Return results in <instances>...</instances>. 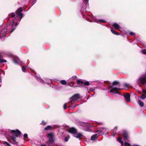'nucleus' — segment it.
Returning a JSON list of instances; mask_svg holds the SVG:
<instances>
[{
    "label": "nucleus",
    "mask_w": 146,
    "mask_h": 146,
    "mask_svg": "<svg viewBox=\"0 0 146 146\" xmlns=\"http://www.w3.org/2000/svg\"><path fill=\"white\" fill-rule=\"evenodd\" d=\"M23 9L21 8H20L16 11V17L13 19H11L15 16L14 13H12L9 15L8 20H11L9 25L5 27L2 30L0 33V37L3 38L6 34L9 31L12 32L16 28V27L17 25V22H19L23 17V14L21 13Z\"/></svg>",
    "instance_id": "1"
},
{
    "label": "nucleus",
    "mask_w": 146,
    "mask_h": 146,
    "mask_svg": "<svg viewBox=\"0 0 146 146\" xmlns=\"http://www.w3.org/2000/svg\"><path fill=\"white\" fill-rule=\"evenodd\" d=\"M11 132L12 133L11 137L12 139L14 141H15L16 137L21 134V131L18 129H16L15 131L11 130Z\"/></svg>",
    "instance_id": "2"
},
{
    "label": "nucleus",
    "mask_w": 146,
    "mask_h": 146,
    "mask_svg": "<svg viewBox=\"0 0 146 146\" xmlns=\"http://www.w3.org/2000/svg\"><path fill=\"white\" fill-rule=\"evenodd\" d=\"M137 84L139 85L140 86L141 84H146V76L145 75L141 76L137 81Z\"/></svg>",
    "instance_id": "3"
},
{
    "label": "nucleus",
    "mask_w": 146,
    "mask_h": 146,
    "mask_svg": "<svg viewBox=\"0 0 146 146\" xmlns=\"http://www.w3.org/2000/svg\"><path fill=\"white\" fill-rule=\"evenodd\" d=\"M80 96L79 94H74L70 98V99L71 100L70 102V104H72L73 103L74 101L76 100H77L80 99Z\"/></svg>",
    "instance_id": "4"
},
{
    "label": "nucleus",
    "mask_w": 146,
    "mask_h": 146,
    "mask_svg": "<svg viewBox=\"0 0 146 146\" xmlns=\"http://www.w3.org/2000/svg\"><path fill=\"white\" fill-rule=\"evenodd\" d=\"M89 127V124L88 123H82L80 125V128L86 131H87Z\"/></svg>",
    "instance_id": "5"
},
{
    "label": "nucleus",
    "mask_w": 146,
    "mask_h": 146,
    "mask_svg": "<svg viewBox=\"0 0 146 146\" xmlns=\"http://www.w3.org/2000/svg\"><path fill=\"white\" fill-rule=\"evenodd\" d=\"M107 129L105 128H100L97 130V132L99 135L104 134V133L107 130Z\"/></svg>",
    "instance_id": "6"
},
{
    "label": "nucleus",
    "mask_w": 146,
    "mask_h": 146,
    "mask_svg": "<svg viewBox=\"0 0 146 146\" xmlns=\"http://www.w3.org/2000/svg\"><path fill=\"white\" fill-rule=\"evenodd\" d=\"M119 89H120V88H119L115 87L110 90V92H114L115 94H119V92L118 91V90Z\"/></svg>",
    "instance_id": "7"
},
{
    "label": "nucleus",
    "mask_w": 146,
    "mask_h": 146,
    "mask_svg": "<svg viewBox=\"0 0 146 146\" xmlns=\"http://www.w3.org/2000/svg\"><path fill=\"white\" fill-rule=\"evenodd\" d=\"M68 132L70 133L73 134L74 136V135H75L76 132H77V130L75 128L73 127H72L69 129Z\"/></svg>",
    "instance_id": "8"
},
{
    "label": "nucleus",
    "mask_w": 146,
    "mask_h": 146,
    "mask_svg": "<svg viewBox=\"0 0 146 146\" xmlns=\"http://www.w3.org/2000/svg\"><path fill=\"white\" fill-rule=\"evenodd\" d=\"M123 96L127 102H128L130 101V96L129 94H125Z\"/></svg>",
    "instance_id": "9"
},
{
    "label": "nucleus",
    "mask_w": 146,
    "mask_h": 146,
    "mask_svg": "<svg viewBox=\"0 0 146 146\" xmlns=\"http://www.w3.org/2000/svg\"><path fill=\"white\" fill-rule=\"evenodd\" d=\"M13 61L16 64H21L22 62V61L19 60V59L18 58L17 59H13Z\"/></svg>",
    "instance_id": "10"
},
{
    "label": "nucleus",
    "mask_w": 146,
    "mask_h": 146,
    "mask_svg": "<svg viewBox=\"0 0 146 146\" xmlns=\"http://www.w3.org/2000/svg\"><path fill=\"white\" fill-rule=\"evenodd\" d=\"M47 143L48 146H52L54 144V140L49 139L47 142Z\"/></svg>",
    "instance_id": "11"
},
{
    "label": "nucleus",
    "mask_w": 146,
    "mask_h": 146,
    "mask_svg": "<svg viewBox=\"0 0 146 146\" xmlns=\"http://www.w3.org/2000/svg\"><path fill=\"white\" fill-rule=\"evenodd\" d=\"M112 26L114 27V28L115 29H117L119 30V29L120 28V26L117 23H113Z\"/></svg>",
    "instance_id": "12"
},
{
    "label": "nucleus",
    "mask_w": 146,
    "mask_h": 146,
    "mask_svg": "<svg viewBox=\"0 0 146 146\" xmlns=\"http://www.w3.org/2000/svg\"><path fill=\"white\" fill-rule=\"evenodd\" d=\"M75 137L78 138L81 137H83V136L81 133H78L77 132L75 133L74 136Z\"/></svg>",
    "instance_id": "13"
},
{
    "label": "nucleus",
    "mask_w": 146,
    "mask_h": 146,
    "mask_svg": "<svg viewBox=\"0 0 146 146\" xmlns=\"http://www.w3.org/2000/svg\"><path fill=\"white\" fill-rule=\"evenodd\" d=\"M99 136V135L98 133L95 134L91 136V139L92 140H95Z\"/></svg>",
    "instance_id": "14"
},
{
    "label": "nucleus",
    "mask_w": 146,
    "mask_h": 146,
    "mask_svg": "<svg viewBox=\"0 0 146 146\" xmlns=\"http://www.w3.org/2000/svg\"><path fill=\"white\" fill-rule=\"evenodd\" d=\"M48 137L49 138V139H53V137L54 135L53 134L51 133H50L48 134Z\"/></svg>",
    "instance_id": "15"
},
{
    "label": "nucleus",
    "mask_w": 146,
    "mask_h": 146,
    "mask_svg": "<svg viewBox=\"0 0 146 146\" xmlns=\"http://www.w3.org/2000/svg\"><path fill=\"white\" fill-rule=\"evenodd\" d=\"M94 21L95 22H97V23H105L106 22V21L102 19L99 20L97 21L95 19H94Z\"/></svg>",
    "instance_id": "16"
},
{
    "label": "nucleus",
    "mask_w": 146,
    "mask_h": 146,
    "mask_svg": "<svg viewBox=\"0 0 146 146\" xmlns=\"http://www.w3.org/2000/svg\"><path fill=\"white\" fill-rule=\"evenodd\" d=\"M123 134L125 139H127L128 137L127 132L125 131H124Z\"/></svg>",
    "instance_id": "17"
},
{
    "label": "nucleus",
    "mask_w": 146,
    "mask_h": 146,
    "mask_svg": "<svg viewBox=\"0 0 146 146\" xmlns=\"http://www.w3.org/2000/svg\"><path fill=\"white\" fill-rule=\"evenodd\" d=\"M138 102L139 106L141 107H142L143 106L144 103L141 100H138Z\"/></svg>",
    "instance_id": "18"
},
{
    "label": "nucleus",
    "mask_w": 146,
    "mask_h": 146,
    "mask_svg": "<svg viewBox=\"0 0 146 146\" xmlns=\"http://www.w3.org/2000/svg\"><path fill=\"white\" fill-rule=\"evenodd\" d=\"M112 84L113 86H115V85H118L117 86L118 87H119L120 86L119 82L117 81H115L114 82H113Z\"/></svg>",
    "instance_id": "19"
},
{
    "label": "nucleus",
    "mask_w": 146,
    "mask_h": 146,
    "mask_svg": "<svg viewBox=\"0 0 146 146\" xmlns=\"http://www.w3.org/2000/svg\"><path fill=\"white\" fill-rule=\"evenodd\" d=\"M2 56L0 55V63L3 62H6V60H3L2 59Z\"/></svg>",
    "instance_id": "20"
},
{
    "label": "nucleus",
    "mask_w": 146,
    "mask_h": 146,
    "mask_svg": "<svg viewBox=\"0 0 146 146\" xmlns=\"http://www.w3.org/2000/svg\"><path fill=\"white\" fill-rule=\"evenodd\" d=\"M122 138L121 137H119L118 138V141L121 143L122 145H123V142L122 141H121Z\"/></svg>",
    "instance_id": "21"
},
{
    "label": "nucleus",
    "mask_w": 146,
    "mask_h": 146,
    "mask_svg": "<svg viewBox=\"0 0 146 146\" xmlns=\"http://www.w3.org/2000/svg\"><path fill=\"white\" fill-rule=\"evenodd\" d=\"M52 129V127L50 125H48L44 128L46 130H48Z\"/></svg>",
    "instance_id": "22"
},
{
    "label": "nucleus",
    "mask_w": 146,
    "mask_h": 146,
    "mask_svg": "<svg viewBox=\"0 0 146 146\" xmlns=\"http://www.w3.org/2000/svg\"><path fill=\"white\" fill-rule=\"evenodd\" d=\"M83 1L84 3H85L86 8L87 6L88 5V0H83Z\"/></svg>",
    "instance_id": "23"
},
{
    "label": "nucleus",
    "mask_w": 146,
    "mask_h": 146,
    "mask_svg": "<svg viewBox=\"0 0 146 146\" xmlns=\"http://www.w3.org/2000/svg\"><path fill=\"white\" fill-rule=\"evenodd\" d=\"M111 31L113 34L115 35H119V34L117 33L114 30L111 29Z\"/></svg>",
    "instance_id": "24"
},
{
    "label": "nucleus",
    "mask_w": 146,
    "mask_h": 146,
    "mask_svg": "<svg viewBox=\"0 0 146 146\" xmlns=\"http://www.w3.org/2000/svg\"><path fill=\"white\" fill-rule=\"evenodd\" d=\"M60 83L61 84L63 85H65L66 84V81L64 80H61L60 81Z\"/></svg>",
    "instance_id": "25"
},
{
    "label": "nucleus",
    "mask_w": 146,
    "mask_h": 146,
    "mask_svg": "<svg viewBox=\"0 0 146 146\" xmlns=\"http://www.w3.org/2000/svg\"><path fill=\"white\" fill-rule=\"evenodd\" d=\"M36 79L38 81H40L41 82L43 83L44 84V81L42 80L40 78H36Z\"/></svg>",
    "instance_id": "26"
},
{
    "label": "nucleus",
    "mask_w": 146,
    "mask_h": 146,
    "mask_svg": "<svg viewBox=\"0 0 146 146\" xmlns=\"http://www.w3.org/2000/svg\"><path fill=\"white\" fill-rule=\"evenodd\" d=\"M146 98V96L144 94H142L141 95V97H140V98L142 99H144L145 98Z\"/></svg>",
    "instance_id": "27"
},
{
    "label": "nucleus",
    "mask_w": 146,
    "mask_h": 146,
    "mask_svg": "<svg viewBox=\"0 0 146 146\" xmlns=\"http://www.w3.org/2000/svg\"><path fill=\"white\" fill-rule=\"evenodd\" d=\"M76 76H73L72 77H71L69 79L70 80H73L76 79Z\"/></svg>",
    "instance_id": "28"
},
{
    "label": "nucleus",
    "mask_w": 146,
    "mask_h": 146,
    "mask_svg": "<svg viewBox=\"0 0 146 146\" xmlns=\"http://www.w3.org/2000/svg\"><path fill=\"white\" fill-rule=\"evenodd\" d=\"M22 70L23 72H26V70L25 68V67L24 66H22Z\"/></svg>",
    "instance_id": "29"
},
{
    "label": "nucleus",
    "mask_w": 146,
    "mask_h": 146,
    "mask_svg": "<svg viewBox=\"0 0 146 146\" xmlns=\"http://www.w3.org/2000/svg\"><path fill=\"white\" fill-rule=\"evenodd\" d=\"M77 84H79L80 83H83V82L81 80H77Z\"/></svg>",
    "instance_id": "30"
},
{
    "label": "nucleus",
    "mask_w": 146,
    "mask_h": 146,
    "mask_svg": "<svg viewBox=\"0 0 146 146\" xmlns=\"http://www.w3.org/2000/svg\"><path fill=\"white\" fill-rule=\"evenodd\" d=\"M70 136H69L65 137V141L67 142Z\"/></svg>",
    "instance_id": "31"
},
{
    "label": "nucleus",
    "mask_w": 146,
    "mask_h": 146,
    "mask_svg": "<svg viewBox=\"0 0 146 146\" xmlns=\"http://www.w3.org/2000/svg\"><path fill=\"white\" fill-rule=\"evenodd\" d=\"M81 11L83 12H85L86 11V8L82 7L81 9Z\"/></svg>",
    "instance_id": "32"
},
{
    "label": "nucleus",
    "mask_w": 146,
    "mask_h": 146,
    "mask_svg": "<svg viewBox=\"0 0 146 146\" xmlns=\"http://www.w3.org/2000/svg\"><path fill=\"white\" fill-rule=\"evenodd\" d=\"M4 144L5 145V146H11L9 143L6 141L5 142Z\"/></svg>",
    "instance_id": "33"
},
{
    "label": "nucleus",
    "mask_w": 146,
    "mask_h": 146,
    "mask_svg": "<svg viewBox=\"0 0 146 146\" xmlns=\"http://www.w3.org/2000/svg\"><path fill=\"white\" fill-rule=\"evenodd\" d=\"M142 53L143 54H146V49H145L142 50Z\"/></svg>",
    "instance_id": "34"
},
{
    "label": "nucleus",
    "mask_w": 146,
    "mask_h": 146,
    "mask_svg": "<svg viewBox=\"0 0 146 146\" xmlns=\"http://www.w3.org/2000/svg\"><path fill=\"white\" fill-rule=\"evenodd\" d=\"M84 84L87 86H88L89 85V83L88 81H86L84 82Z\"/></svg>",
    "instance_id": "35"
},
{
    "label": "nucleus",
    "mask_w": 146,
    "mask_h": 146,
    "mask_svg": "<svg viewBox=\"0 0 146 146\" xmlns=\"http://www.w3.org/2000/svg\"><path fill=\"white\" fill-rule=\"evenodd\" d=\"M69 84V85L71 87L73 86V84L72 82H71L70 83L68 82Z\"/></svg>",
    "instance_id": "36"
},
{
    "label": "nucleus",
    "mask_w": 146,
    "mask_h": 146,
    "mask_svg": "<svg viewBox=\"0 0 146 146\" xmlns=\"http://www.w3.org/2000/svg\"><path fill=\"white\" fill-rule=\"evenodd\" d=\"M23 137L25 138H26L28 137L27 134L26 133H25L23 135Z\"/></svg>",
    "instance_id": "37"
},
{
    "label": "nucleus",
    "mask_w": 146,
    "mask_h": 146,
    "mask_svg": "<svg viewBox=\"0 0 146 146\" xmlns=\"http://www.w3.org/2000/svg\"><path fill=\"white\" fill-rule=\"evenodd\" d=\"M66 104H67L66 103H65L64 105L63 108H64V110L66 109V107H67Z\"/></svg>",
    "instance_id": "38"
},
{
    "label": "nucleus",
    "mask_w": 146,
    "mask_h": 146,
    "mask_svg": "<svg viewBox=\"0 0 146 146\" xmlns=\"http://www.w3.org/2000/svg\"><path fill=\"white\" fill-rule=\"evenodd\" d=\"M129 86V85L127 83L125 84L124 85V86L126 87H127Z\"/></svg>",
    "instance_id": "39"
},
{
    "label": "nucleus",
    "mask_w": 146,
    "mask_h": 146,
    "mask_svg": "<svg viewBox=\"0 0 146 146\" xmlns=\"http://www.w3.org/2000/svg\"><path fill=\"white\" fill-rule=\"evenodd\" d=\"M130 34L132 35H135V33L132 32H131L130 33Z\"/></svg>",
    "instance_id": "40"
},
{
    "label": "nucleus",
    "mask_w": 146,
    "mask_h": 146,
    "mask_svg": "<svg viewBox=\"0 0 146 146\" xmlns=\"http://www.w3.org/2000/svg\"><path fill=\"white\" fill-rule=\"evenodd\" d=\"M117 127H115L113 129V131L115 132L117 130Z\"/></svg>",
    "instance_id": "41"
},
{
    "label": "nucleus",
    "mask_w": 146,
    "mask_h": 146,
    "mask_svg": "<svg viewBox=\"0 0 146 146\" xmlns=\"http://www.w3.org/2000/svg\"><path fill=\"white\" fill-rule=\"evenodd\" d=\"M42 124L43 125H45L46 124V123H45L44 121H42Z\"/></svg>",
    "instance_id": "42"
},
{
    "label": "nucleus",
    "mask_w": 146,
    "mask_h": 146,
    "mask_svg": "<svg viewBox=\"0 0 146 146\" xmlns=\"http://www.w3.org/2000/svg\"><path fill=\"white\" fill-rule=\"evenodd\" d=\"M143 92L146 94V90H143Z\"/></svg>",
    "instance_id": "43"
},
{
    "label": "nucleus",
    "mask_w": 146,
    "mask_h": 146,
    "mask_svg": "<svg viewBox=\"0 0 146 146\" xmlns=\"http://www.w3.org/2000/svg\"><path fill=\"white\" fill-rule=\"evenodd\" d=\"M1 76H0V83H1ZM0 86H1V85H0Z\"/></svg>",
    "instance_id": "44"
},
{
    "label": "nucleus",
    "mask_w": 146,
    "mask_h": 146,
    "mask_svg": "<svg viewBox=\"0 0 146 146\" xmlns=\"http://www.w3.org/2000/svg\"><path fill=\"white\" fill-rule=\"evenodd\" d=\"M41 146H46V145H42Z\"/></svg>",
    "instance_id": "45"
},
{
    "label": "nucleus",
    "mask_w": 146,
    "mask_h": 146,
    "mask_svg": "<svg viewBox=\"0 0 146 146\" xmlns=\"http://www.w3.org/2000/svg\"><path fill=\"white\" fill-rule=\"evenodd\" d=\"M69 109H72V107H71V106H70V107H69Z\"/></svg>",
    "instance_id": "46"
},
{
    "label": "nucleus",
    "mask_w": 146,
    "mask_h": 146,
    "mask_svg": "<svg viewBox=\"0 0 146 146\" xmlns=\"http://www.w3.org/2000/svg\"><path fill=\"white\" fill-rule=\"evenodd\" d=\"M45 83H46V82H45ZM46 84H50V82H48V83H46Z\"/></svg>",
    "instance_id": "47"
},
{
    "label": "nucleus",
    "mask_w": 146,
    "mask_h": 146,
    "mask_svg": "<svg viewBox=\"0 0 146 146\" xmlns=\"http://www.w3.org/2000/svg\"><path fill=\"white\" fill-rule=\"evenodd\" d=\"M76 105H75L73 107V108H74Z\"/></svg>",
    "instance_id": "48"
},
{
    "label": "nucleus",
    "mask_w": 146,
    "mask_h": 146,
    "mask_svg": "<svg viewBox=\"0 0 146 146\" xmlns=\"http://www.w3.org/2000/svg\"><path fill=\"white\" fill-rule=\"evenodd\" d=\"M110 87H111V88H112V86H110Z\"/></svg>",
    "instance_id": "49"
}]
</instances>
